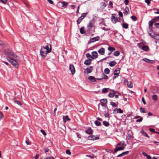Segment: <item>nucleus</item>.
<instances>
[{
    "instance_id": "cd10ccee",
    "label": "nucleus",
    "mask_w": 159,
    "mask_h": 159,
    "mask_svg": "<svg viewBox=\"0 0 159 159\" xmlns=\"http://www.w3.org/2000/svg\"><path fill=\"white\" fill-rule=\"evenodd\" d=\"M139 110L140 112L142 113H145L147 112L146 111L145 109L143 107L140 108Z\"/></svg>"
},
{
    "instance_id": "f704fd0d",
    "label": "nucleus",
    "mask_w": 159,
    "mask_h": 159,
    "mask_svg": "<svg viewBox=\"0 0 159 159\" xmlns=\"http://www.w3.org/2000/svg\"><path fill=\"white\" fill-rule=\"evenodd\" d=\"M100 5L101 7L103 8H104L106 6V3L105 2H102L100 3Z\"/></svg>"
},
{
    "instance_id": "4c0bfd02",
    "label": "nucleus",
    "mask_w": 159,
    "mask_h": 159,
    "mask_svg": "<svg viewBox=\"0 0 159 159\" xmlns=\"http://www.w3.org/2000/svg\"><path fill=\"white\" fill-rule=\"evenodd\" d=\"M107 100L106 99H103L100 100V102H102L103 103H106L107 102Z\"/></svg>"
},
{
    "instance_id": "39448f33",
    "label": "nucleus",
    "mask_w": 159,
    "mask_h": 159,
    "mask_svg": "<svg viewBox=\"0 0 159 159\" xmlns=\"http://www.w3.org/2000/svg\"><path fill=\"white\" fill-rule=\"evenodd\" d=\"M99 139V137L97 135H91L89 136L87 138L88 140H94Z\"/></svg>"
},
{
    "instance_id": "338daca9",
    "label": "nucleus",
    "mask_w": 159,
    "mask_h": 159,
    "mask_svg": "<svg viewBox=\"0 0 159 159\" xmlns=\"http://www.w3.org/2000/svg\"><path fill=\"white\" fill-rule=\"evenodd\" d=\"M124 2L126 5H127L128 4L129 1L128 0H125Z\"/></svg>"
},
{
    "instance_id": "0eeeda50",
    "label": "nucleus",
    "mask_w": 159,
    "mask_h": 159,
    "mask_svg": "<svg viewBox=\"0 0 159 159\" xmlns=\"http://www.w3.org/2000/svg\"><path fill=\"white\" fill-rule=\"evenodd\" d=\"M100 38L99 36H97L90 39V40L88 41V43L90 44L94 42L98 41L99 40Z\"/></svg>"
},
{
    "instance_id": "680f3d73",
    "label": "nucleus",
    "mask_w": 159,
    "mask_h": 159,
    "mask_svg": "<svg viewBox=\"0 0 159 159\" xmlns=\"http://www.w3.org/2000/svg\"><path fill=\"white\" fill-rule=\"evenodd\" d=\"M142 100L144 104L145 105L146 104V102L143 97L142 98Z\"/></svg>"
},
{
    "instance_id": "6e6d98bb",
    "label": "nucleus",
    "mask_w": 159,
    "mask_h": 159,
    "mask_svg": "<svg viewBox=\"0 0 159 159\" xmlns=\"http://www.w3.org/2000/svg\"><path fill=\"white\" fill-rule=\"evenodd\" d=\"M151 0H145V2L148 4V5H149L150 3V1Z\"/></svg>"
},
{
    "instance_id": "20e7f679",
    "label": "nucleus",
    "mask_w": 159,
    "mask_h": 159,
    "mask_svg": "<svg viewBox=\"0 0 159 159\" xmlns=\"http://www.w3.org/2000/svg\"><path fill=\"white\" fill-rule=\"evenodd\" d=\"M94 21L93 20H91L89 22L87 26L88 31H90L91 30L92 28L94 26Z\"/></svg>"
},
{
    "instance_id": "7c9ffc66",
    "label": "nucleus",
    "mask_w": 159,
    "mask_h": 159,
    "mask_svg": "<svg viewBox=\"0 0 159 159\" xmlns=\"http://www.w3.org/2000/svg\"><path fill=\"white\" fill-rule=\"evenodd\" d=\"M110 70L108 68H106L104 70V73L105 74H108L110 73Z\"/></svg>"
},
{
    "instance_id": "a211bd4d",
    "label": "nucleus",
    "mask_w": 159,
    "mask_h": 159,
    "mask_svg": "<svg viewBox=\"0 0 159 159\" xmlns=\"http://www.w3.org/2000/svg\"><path fill=\"white\" fill-rule=\"evenodd\" d=\"M88 78L89 80L92 82H94L96 81L95 78L93 76H90L88 77Z\"/></svg>"
},
{
    "instance_id": "4d7b16f0",
    "label": "nucleus",
    "mask_w": 159,
    "mask_h": 159,
    "mask_svg": "<svg viewBox=\"0 0 159 159\" xmlns=\"http://www.w3.org/2000/svg\"><path fill=\"white\" fill-rule=\"evenodd\" d=\"M44 159H55L53 157H48L45 158Z\"/></svg>"
},
{
    "instance_id": "ea45409f",
    "label": "nucleus",
    "mask_w": 159,
    "mask_h": 159,
    "mask_svg": "<svg viewBox=\"0 0 159 159\" xmlns=\"http://www.w3.org/2000/svg\"><path fill=\"white\" fill-rule=\"evenodd\" d=\"M155 21V20L159 24V16H156L154 18Z\"/></svg>"
},
{
    "instance_id": "4468645a",
    "label": "nucleus",
    "mask_w": 159,
    "mask_h": 159,
    "mask_svg": "<svg viewBox=\"0 0 159 159\" xmlns=\"http://www.w3.org/2000/svg\"><path fill=\"white\" fill-rule=\"evenodd\" d=\"M98 52L101 55H103L105 53V49L102 48L98 51Z\"/></svg>"
},
{
    "instance_id": "bf43d9fd",
    "label": "nucleus",
    "mask_w": 159,
    "mask_h": 159,
    "mask_svg": "<svg viewBox=\"0 0 159 159\" xmlns=\"http://www.w3.org/2000/svg\"><path fill=\"white\" fill-rule=\"evenodd\" d=\"M149 130L150 131H151L152 132H153V133H155V129H153L149 128Z\"/></svg>"
},
{
    "instance_id": "9d476101",
    "label": "nucleus",
    "mask_w": 159,
    "mask_h": 159,
    "mask_svg": "<svg viewBox=\"0 0 159 159\" xmlns=\"http://www.w3.org/2000/svg\"><path fill=\"white\" fill-rule=\"evenodd\" d=\"M155 22L154 18L152 19L151 21L148 22L149 29H152V25Z\"/></svg>"
},
{
    "instance_id": "58836bf2",
    "label": "nucleus",
    "mask_w": 159,
    "mask_h": 159,
    "mask_svg": "<svg viewBox=\"0 0 159 159\" xmlns=\"http://www.w3.org/2000/svg\"><path fill=\"white\" fill-rule=\"evenodd\" d=\"M155 26L157 28L159 29V24L155 20Z\"/></svg>"
},
{
    "instance_id": "423d86ee",
    "label": "nucleus",
    "mask_w": 159,
    "mask_h": 159,
    "mask_svg": "<svg viewBox=\"0 0 159 159\" xmlns=\"http://www.w3.org/2000/svg\"><path fill=\"white\" fill-rule=\"evenodd\" d=\"M120 71V69L119 68H117L115 69L114 73V75H115V76L113 77V79H116L119 76Z\"/></svg>"
},
{
    "instance_id": "5fc2aeb1",
    "label": "nucleus",
    "mask_w": 159,
    "mask_h": 159,
    "mask_svg": "<svg viewBox=\"0 0 159 159\" xmlns=\"http://www.w3.org/2000/svg\"><path fill=\"white\" fill-rule=\"evenodd\" d=\"M101 29L105 30V31H108L110 30V29L107 28L105 27H103L101 28Z\"/></svg>"
},
{
    "instance_id": "e433bc0d",
    "label": "nucleus",
    "mask_w": 159,
    "mask_h": 159,
    "mask_svg": "<svg viewBox=\"0 0 159 159\" xmlns=\"http://www.w3.org/2000/svg\"><path fill=\"white\" fill-rule=\"evenodd\" d=\"M108 88H105L102 89V93H105L107 92L108 91Z\"/></svg>"
},
{
    "instance_id": "6e6552de",
    "label": "nucleus",
    "mask_w": 159,
    "mask_h": 159,
    "mask_svg": "<svg viewBox=\"0 0 159 159\" xmlns=\"http://www.w3.org/2000/svg\"><path fill=\"white\" fill-rule=\"evenodd\" d=\"M69 69L71 71L72 74L73 75L75 74V71L74 66L73 65H70L69 66Z\"/></svg>"
},
{
    "instance_id": "603ef678",
    "label": "nucleus",
    "mask_w": 159,
    "mask_h": 159,
    "mask_svg": "<svg viewBox=\"0 0 159 159\" xmlns=\"http://www.w3.org/2000/svg\"><path fill=\"white\" fill-rule=\"evenodd\" d=\"M115 14H112L111 17V21L112 22L113 21V20H114L116 18V17L115 16Z\"/></svg>"
},
{
    "instance_id": "ddd939ff",
    "label": "nucleus",
    "mask_w": 159,
    "mask_h": 159,
    "mask_svg": "<svg viewBox=\"0 0 159 159\" xmlns=\"http://www.w3.org/2000/svg\"><path fill=\"white\" fill-rule=\"evenodd\" d=\"M124 148L125 147L123 146L120 147H117L115 149L114 152H116L119 151L123 150Z\"/></svg>"
},
{
    "instance_id": "412c9836",
    "label": "nucleus",
    "mask_w": 159,
    "mask_h": 159,
    "mask_svg": "<svg viewBox=\"0 0 159 159\" xmlns=\"http://www.w3.org/2000/svg\"><path fill=\"white\" fill-rule=\"evenodd\" d=\"M120 17H116L114 20H113L112 23L115 24L117 21H120Z\"/></svg>"
},
{
    "instance_id": "de8ad7c7",
    "label": "nucleus",
    "mask_w": 159,
    "mask_h": 159,
    "mask_svg": "<svg viewBox=\"0 0 159 159\" xmlns=\"http://www.w3.org/2000/svg\"><path fill=\"white\" fill-rule=\"evenodd\" d=\"M86 56L87 58H90L92 59V56L89 53H87L86 54Z\"/></svg>"
},
{
    "instance_id": "c03bdc74",
    "label": "nucleus",
    "mask_w": 159,
    "mask_h": 159,
    "mask_svg": "<svg viewBox=\"0 0 159 159\" xmlns=\"http://www.w3.org/2000/svg\"><path fill=\"white\" fill-rule=\"evenodd\" d=\"M87 13H82L81 14V16L84 19V18L86 17V16L87 15Z\"/></svg>"
},
{
    "instance_id": "2f4dec72",
    "label": "nucleus",
    "mask_w": 159,
    "mask_h": 159,
    "mask_svg": "<svg viewBox=\"0 0 159 159\" xmlns=\"http://www.w3.org/2000/svg\"><path fill=\"white\" fill-rule=\"evenodd\" d=\"M80 32L81 34H84L85 33V30L84 29L83 27H82L80 29Z\"/></svg>"
},
{
    "instance_id": "774afa93",
    "label": "nucleus",
    "mask_w": 159,
    "mask_h": 159,
    "mask_svg": "<svg viewBox=\"0 0 159 159\" xmlns=\"http://www.w3.org/2000/svg\"><path fill=\"white\" fill-rule=\"evenodd\" d=\"M109 116V113L107 112L105 114L104 116L106 117H108Z\"/></svg>"
},
{
    "instance_id": "bb28decb",
    "label": "nucleus",
    "mask_w": 159,
    "mask_h": 159,
    "mask_svg": "<svg viewBox=\"0 0 159 159\" xmlns=\"http://www.w3.org/2000/svg\"><path fill=\"white\" fill-rule=\"evenodd\" d=\"M108 49L109 51H110L111 52H112L115 50V48L114 47H109L108 48Z\"/></svg>"
},
{
    "instance_id": "052dcab7",
    "label": "nucleus",
    "mask_w": 159,
    "mask_h": 159,
    "mask_svg": "<svg viewBox=\"0 0 159 159\" xmlns=\"http://www.w3.org/2000/svg\"><path fill=\"white\" fill-rule=\"evenodd\" d=\"M118 14L119 16L120 17H122L123 16V15L122 13L120 11H119L118 12Z\"/></svg>"
},
{
    "instance_id": "c9c22d12",
    "label": "nucleus",
    "mask_w": 159,
    "mask_h": 159,
    "mask_svg": "<svg viewBox=\"0 0 159 159\" xmlns=\"http://www.w3.org/2000/svg\"><path fill=\"white\" fill-rule=\"evenodd\" d=\"M110 104L111 105L112 107H117V105L116 104L115 102H111Z\"/></svg>"
},
{
    "instance_id": "09e8293b",
    "label": "nucleus",
    "mask_w": 159,
    "mask_h": 159,
    "mask_svg": "<svg viewBox=\"0 0 159 159\" xmlns=\"http://www.w3.org/2000/svg\"><path fill=\"white\" fill-rule=\"evenodd\" d=\"M148 33L149 34L150 33H154L153 31V30H152V29H149V30H148Z\"/></svg>"
},
{
    "instance_id": "c85d7f7f",
    "label": "nucleus",
    "mask_w": 159,
    "mask_h": 159,
    "mask_svg": "<svg viewBox=\"0 0 159 159\" xmlns=\"http://www.w3.org/2000/svg\"><path fill=\"white\" fill-rule=\"evenodd\" d=\"M103 125L105 126H108L109 125V123L106 121H104L103 122Z\"/></svg>"
},
{
    "instance_id": "393cba45",
    "label": "nucleus",
    "mask_w": 159,
    "mask_h": 159,
    "mask_svg": "<svg viewBox=\"0 0 159 159\" xmlns=\"http://www.w3.org/2000/svg\"><path fill=\"white\" fill-rule=\"evenodd\" d=\"M122 27L123 28L127 29L128 28L129 25L128 24L126 23H124L123 24H122Z\"/></svg>"
},
{
    "instance_id": "473e14b6",
    "label": "nucleus",
    "mask_w": 159,
    "mask_h": 159,
    "mask_svg": "<svg viewBox=\"0 0 159 159\" xmlns=\"http://www.w3.org/2000/svg\"><path fill=\"white\" fill-rule=\"evenodd\" d=\"M95 124L96 126H100L101 125V123L100 122L96 120L95 121Z\"/></svg>"
},
{
    "instance_id": "8fccbe9b",
    "label": "nucleus",
    "mask_w": 159,
    "mask_h": 159,
    "mask_svg": "<svg viewBox=\"0 0 159 159\" xmlns=\"http://www.w3.org/2000/svg\"><path fill=\"white\" fill-rule=\"evenodd\" d=\"M66 152L67 154L69 155H70L71 154V153L69 149L66 150Z\"/></svg>"
},
{
    "instance_id": "c756f323",
    "label": "nucleus",
    "mask_w": 159,
    "mask_h": 159,
    "mask_svg": "<svg viewBox=\"0 0 159 159\" xmlns=\"http://www.w3.org/2000/svg\"><path fill=\"white\" fill-rule=\"evenodd\" d=\"M113 54L116 56H118L120 55V52L118 51H116L113 53Z\"/></svg>"
},
{
    "instance_id": "e2e57ef3",
    "label": "nucleus",
    "mask_w": 159,
    "mask_h": 159,
    "mask_svg": "<svg viewBox=\"0 0 159 159\" xmlns=\"http://www.w3.org/2000/svg\"><path fill=\"white\" fill-rule=\"evenodd\" d=\"M117 108H116V109H115L114 110V111H113V113L114 114H117V113H118V111H117Z\"/></svg>"
},
{
    "instance_id": "72a5a7b5",
    "label": "nucleus",
    "mask_w": 159,
    "mask_h": 159,
    "mask_svg": "<svg viewBox=\"0 0 159 159\" xmlns=\"http://www.w3.org/2000/svg\"><path fill=\"white\" fill-rule=\"evenodd\" d=\"M152 99L154 101H157V97L156 95H154L152 96Z\"/></svg>"
},
{
    "instance_id": "69168bd1",
    "label": "nucleus",
    "mask_w": 159,
    "mask_h": 159,
    "mask_svg": "<svg viewBox=\"0 0 159 159\" xmlns=\"http://www.w3.org/2000/svg\"><path fill=\"white\" fill-rule=\"evenodd\" d=\"M47 1L50 4H53L54 2L52 1V0H47Z\"/></svg>"
},
{
    "instance_id": "a18cd8bd",
    "label": "nucleus",
    "mask_w": 159,
    "mask_h": 159,
    "mask_svg": "<svg viewBox=\"0 0 159 159\" xmlns=\"http://www.w3.org/2000/svg\"><path fill=\"white\" fill-rule=\"evenodd\" d=\"M131 18L134 21L136 20L137 18L136 17L134 16H132L131 17Z\"/></svg>"
},
{
    "instance_id": "a19ab883",
    "label": "nucleus",
    "mask_w": 159,
    "mask_h": 159,
    "mask_svg": "<svg viewBox=\"0 0 159 159\" xmlns=\"http://www.w3.org/2000/svg\"><path fill=\"white\" fill-rule=\"evenodd\" d=\"M149 34L152 38H155V34H155V33H150Z\"/></svg>"
},
{
    "instance_id": "a878e982",
    "label": "nucleus",
    "mask_w": 159,
    "mask_h": 159,
    "mask_svg": "<svg viewBox=\"0 0 159 159\" xmlns=\"http://www.w3.org/2000/svg\"><path fill=\"white\" fill-rule=\"evenodd\" d=\"M115 94V93L114 92V91H112L111 92V93H110L108 96L109 97L111 98H112L114 96V95Z\"/></svg>"
},
{
    "instance_id": "f03ea898",
    "label": "nucleus",
    "mask_w": 159,
    "mask_h": 159,
    "mask_svg": "<svg viewBox=\"0 0 159 159\" xmlns=\"http://www.w3.org/2000/svg\"><path fill=\"white\" fill-rule=\"evenodd\" d=\"M19 59V57L17 56V58L8 57L7 58V60L15 67L17 68L18 67V64L16 61V60H18Z\"/></svg>"
},
{
    "instance_id": "dca6fc26",
    "label": "nucleus",
    "mask_w": 159,
    "mask_h": 159,
    "mask_svg": "<svg viewBox=\"0 0 159 159\" xmlns=\"http://www.w3.org/2000/svg\"><path fill=\"white\" fill-rule=\"evenodd\" d=\"M91 60L88 59L84 61V63L86 65H89L91 64Z\"/></svg>"
},
{
    "instance_id": "5701e85b",
    "label": "nucleus",
    "mask_w": 159,
    "mask_h": 159,
    "mask_svg": "<svg viewBox=\"0 0 159 159\" xmlns=\"http://www.w3.org/2000/svg\"><path fill=\"white\" fill-rule=\"evenodd\" d=\"M84 19L82 17L80 16L79 17L78 20H77L76 22L77 23V24L78 25L82 21V20Z\"/></svg>"
},
{
    "instance_id": "7ed1b4c3",
    "label": "nucleus",
    "mask_w": 159,
    "mask_h": 159,
    "mask_svg": "<svg viewBox=\"0 0 159 159\" xmlns=\"http://www.w3.org/2000/svg\"><path fill=\"white\" fill-rule=\"evenodd\" d=\"M4 53L7 56L6 59L9 57H17V56L14 53L12 52V51L9 49H4Z\"/></svg>"
},
{
    "instance_id": "aec40b11",
    "label": "nucleus",
    "mask_w": 159,
    "mask_h": 159,
    "mask_svg": "<svg viewBox=\"0 0 159 159\" xmlns=\"http://www.w3.org/2000/svg\"><path fill=\"white\" fill-rule=\"evenodd\" d=\"M117 63L115 61H112L109 63V65L111 67H112L115 66Z\"/></svg>"
},
{
    "instance_id": "1a4fd4ad",
    "label": "nucleus",
    "mask_w": 159,
    "mask_h": 159,
    "mask_svg": "<svg viewBox=\"0 0 159 159\" xmlns=\"http://www.w3.org/2000/svg\"><path fill=\"white\" fill-rule=\"evenodd\" d=\"M92 59H96L98 57V53L96 51H93L91 53Z\"/></svg>"
},
{
    "instance_id": "f8f14e48",
    "label": "nucleus",
    "mask_w": 159,
    "mask_h": 159,
    "mask_svg": "<svg viewBox=\"0 0 159 159\" xmlns=\"http://www.w3.org/2000/svg\"><path fill=\"white\" fill-rule=\"evenodd\" d=\"M129 10L128 7H126L123 13L125 15H127L129 13Z\"/></svg>"
},
{
    "instance_id": "2eb2a0df",
    "label": "nucleus",
    "mask_w": 159,
    "mask_h": 159,
    "mask_svg": "<svg viewBox=\"0 0 159 159\" xmlns=\"http://www.w3.org/2000/svg\"><path fill=\"white\" fill-rule=\"evenodd\" d=\"M85 70L87 72V74L89 73L92 72L93 70V67L91 66H90L89 67L87 68Z\"/></svg>"
},
{
    "instance_id": "49530a36",
    "label": "nucleus",
    "mask_w": 159,
    "mask_h": 159,
    "mask_svg": "<svg viewBox=\"0 0 159 159\" xmlns=\"http://www.w3.org/2000/svg\"><path fill=\"white\" fill-rule=\"evenodd\" d=\"M143 60H144V61L147 62H149L150 63L151 61H152L151 60L148 59L147 58H144L143 59Z\"/></svg>"
},
{
    "instance_id": "b1692460",
    "label": "nucleus",
    "mask_w": 159,
    "mask_h": 159,
    "mask_svg": "<svg viewBox=\"0 0 159 159\" xmlns=\"http://www.w3.org/2000/svg\"><path fill=\"white\" fill-rule=\"evenodd\" d=\"M125 82L126 81V82H127V86L129 87L130 88H131L132 87L133 85L131 82H128L126 80H125Z\"/></svg>"
},
{
    "instance_id": "f257e3e1",
    "label": "nucleus",
    "mask_w": 159,
    "mask_h": 159,
    "mask_svg": "<svg viewBox=\"0 0 159 159\" xmlns=\"http://www.w3.org/2000/svg\"><path fill=\"white\" fill-rule=\"evenodd\" d=\"M51 46L50 45H48L45 47H43L40 50V53L43 57H46L47 53L50 52L51 51Z\"/></svg>"
},
{
    "instance_id": "37998d69",
    "label": "nucleus",
    "mask_w": 159,
    "mask_h": 159,
    "mask_svg": "<svg viewBox=\"0 0 159 159\" xmlns=\"http://www.w3.org/2000/svg\"><path fill=\"white\" fill-rule=\"evenodd\" d=\"M132 137H133V136L130 134H128L127 136V138L129 140L131 139H132Z\"/></svg>"
},
{
    "instance_id": "4be33fe9",
    "label": "nucleus",
    "mask_w": 159,
    "mask_h": 159,
    "mask_svg": "<svg viewBox=\"0 0 159 159\" xmlns=\"http://www.w3.org/2000/svg\"><path fill=\"white\" fill-rule=\"evenodd\" d=\"M141 49L144 51H147L148 50L149 48L147 46H143L142 47Z\"/></svg>"
},
{
    "instance_id": "864d4df0",
    "label": "nucleus",
    "mask_w": 159,
    "mask_h": 159,
    "mask_svg": "<svg viewBox=\"0 0 159 159\" xmlns=\"http://www.w3.org/2000/svg\"><path fill=\"white\" fill-rule=\"evenodd\" d=\"M41 132L43 134V135L44 136L46 135V133H45V131L43 129H41L40 130Z\"/></svg>"
},
{
    "instance_id": "9b49d317",
    "label": "nucleus",
    "mask_w": 159,
    "mask_h": 159,
    "mask_svg": "<svg viewBox=\"0 0 159 159\" xmlns=\"http://www.w3.org/2000/svg\"><path fill=\"white\" fill-rule=\"evenodd\" d=\"M93 130L91 128H88V129L85 130V133L89 134H92L93 133Z\"/></svg>"
},
{
    "instance_id": "3c124183",
    "label": "nucleus",
    "mask_w": 159,
    "mask_h": 159,
    "mask_svg": "<svg viewBox=\"0 0 159 159\" xmlns=\"http://www.w3.org/2000/svg\"><path fill=\"white\" fill-rule=\"evenodd\" d=\"M117 111H118V113H123V111L120 108H117Z\"/></svg>"
},
{
    "instance_id": "13d9d810",
    "label": "nucleus",
    "mask_w": 159,
    "mask_h": 159,
    "mask_svg": "<svg viewBox=\"0 0 159 159\" xmlns=\"http://www.w3.org/2000/svg\"><path fill=\"white\" fill-rule=\"evenodd\" d=\"M143 120V118L142 117H140L139 119H137L136 120V122H141Z\"/></svg>"
},
{
    "instance_id": "0e129e2a",
    "label": "nucleus",
    "mask_w": 159,
    "mask_h": 159,
    "mask_svg": "<svg viewBox=\"0 0 159 159\" xmlns=\"http://www.w3.org/2000/svg\"><path fill=\"white\" fill-rule=\"evenodd\" d=\"M155 39H157L159 40V35L157 34H155Z\"/></svg>"
},
{
    "instance_id": "6ab92c4d",
    "label": "nucleus",
    "mask_w": 159,
    "mask_h": 159,
    "mask_svg": "<svg viewBox=\"0 0 159 159\" xmlns=\"http://www.w3.org/2000/svg\"><path fill=\"white\" fill-rule=\"evenodd\" d=\"M64 121L65 123L67 120L70 121V119L69 117L68 116H64L63 117Z\"/></svg>"
},
{
    "instance_id": "79ce46f5",
    "label": "nucleus",
    "mask_w": 159,
    "mask_h": 159,
    "mask_svg": "<svg viewBox=\"0 0 159 159\" xmlns=\"http://www.w3.org/2000/svg\"><path fill=\"white\" fill-rule=\"evenodd\" d=\"M14 102L15 103H16L18 104L19 105H21V103L20 101L18 100H15L14 101Z\"/></svg>"
},
{
    "instance_id": "f3484780",
    "label": "nucleus",
    "mask_w": 159,
    "mask_h": 159,
    "mask_svg": "<svg viewBox=\"0 0 159 159\" xmlns=\"http://www.w3.org/2000/svg\"><path fill=\"white\" fill-rule=\"evenodd\" d=\"M129 152L128 151L124 152L118 155L117 157H121L125 155H127L129 153Z\"/></svg>"
}]
</instances>
